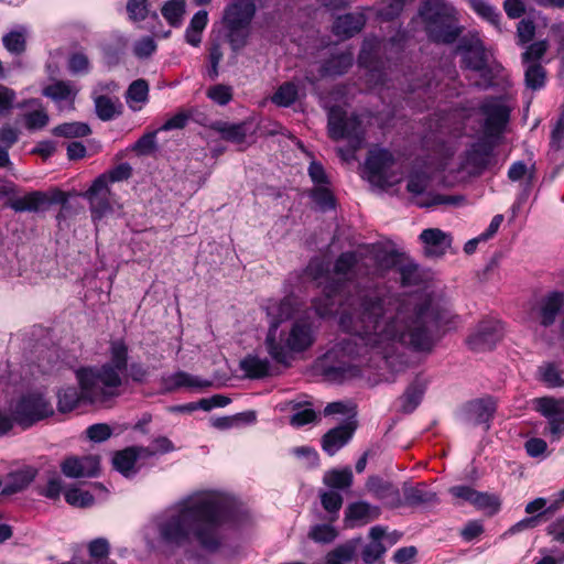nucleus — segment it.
I'll list each match as a JSON object with an SVG mask.
<instances>
[{
	"mask_svg": "<svg viewBox=\"0 0 564 564\" xmlns=\"http://www.w3.org/2000/svg\"><path fill=\"white\" fill-rule=\"evenodd\" d=\"M406 0H387L378 10V18L382 21H392L397 19L404 9Z\"/></svg>",
	"mask_w": 564,
	"mask_h": 564,
	"instance_id": "60",
	"label": "nucleus"
},
{
	"mask_svg": "<svg viewBox=\"0 0 564 564\" xmlns=\"http://www.w3.org/2000/svg\"><path fill=\"white\" fill-rule=\"evenodd\" d=\"M496 410L497 403L492 397L471 400L464 406L466 420L475 425L485 424L486 430L489 429Z\"/></svg>",
	"mask_w": 564,
	"mask_h": 564,
	"instance_id": "28",
	"label": "nucleus"
},
{
	"mask_svg": "<svg viewBox=\"0 0 564 564\" xmlns=\"http://www.w3.org/2000/svg\"><path fill=\"white\" fill-rule=\"evenodd\" d=\"M227 40L234 52L242 50L250 35V26L225 25Z\"/></svg>",
	"mask_w": 564,
	"mask_h": 564,
	"instance_id": "51",
	"label": "nucleus"
},
{
	"mask_svg": "<svg viewBox=\"0 0 564 564\" xmlns=\"http://www.w3.org/2000/svg\"><path fill=\"white\" fill-rule=\"evenodd\" d=\"M364 248L354 251L341 252L335 260L333 269L328 262L319 258H313L304 270V275L316 282L322 288V294L312 301V308L319 317H327L337 312L338 306L346 307L347 299L359 289H377L387 296L415 297L419 301L436 303L431 297L419 294H389L378 285L355 284L354 292L345 299L348 284L362 276H370V264L367 261Z\"/></svg>",
	"mask_w": 564,
	"mask_h": 564,
	"instance_id": "4",
	"label": "nucleus"
},
{
	"mask_svg": "<svg viewBox=\"0 0 564 564\" xmlns=\"http://www.w3.org/2000/svg\"><path fill=\"white\" fill-rule=\"evenodd\" d=\"M367 261L370 264L371 276H384L386 273L400 265L402 254L394 250L388 249L382 245H368L364 247Z\"/></svg>",
	"mask_w": 564,
	"mask_h": 564,
	"instance_id": "14",
	"label": "nucleus"
},
{
	"mask_svg": "<svg viewBox=\"0 0 564 564\" xmlns=\"http://www.w3.org/2000/svg\"><path fill=\"white\" fill-rule=\"evenodd\" d=\"M352 480V470L348 466L343 469H330L325 473L323 478V481L327 487L336 490H345L350 488Z\"/></svg>",
	"mask_w": 564,
	"mask_h": 564,
	"instance_id": "43",
	"label": "nucleus"
},
{
	"mask_svg": "<svg viewBox=\"0 0 564 564\" xmlns=\"http://www.w3.org/2000/svg\"><path fill=\"white\" fill-rule=\"evenodd\" d=\"M256 14L252 0H236L226 6L224 10V25L250 26Z\"/></svg>",
	"mask_w": 564,
	"mask_h": 564,
	"instance_id": "29",
	"label": "nucleus"
},
{
	"mask_svg": "<svg viewBox=\"0 0 564 564\" xmlns=\"http://www.w3.org/2000/svg\"><path fill=\"white\" fill-rule=\"evenodd\" d=\"M402 495L403 506L408 507H420L438 502L437 494L430 490L425 482H419L415 486L404 482Z\"/></svg>",
	"mask_w": 564,
	"mask_h": 564,
	"instance_id": "34",
	"label": "nucleus"
},
{
	"mask_svg": "<svg viewBox=\"0 0 564 564\" xmlns=\"http://www.w3.org/2000/svg\"><path fill=\"white\" fill-rule=\"evenodd\" d=\"M278 364L268 357H261L258 354H249L240 360V369L245 376L250 379H261L272 377L279 373Z\"/></svg>",
	"mask_w": 564,
	"mask_h": 564,
	"instance_id": "27",
	"label": "nucleus"
},
{
	"mask_svg": "<svg viewBox=\"0 0 564 564\" xmlns=\"http://www.w3.org/2000/svg\"><path fill=\"white\" fill-rule=\"evenodd\" d=\"M508 177L512 182H518L525 177V181L521 184V192L517 198V205L521 206L528 200L531 193L534 181V166L529 171L524 162L517 161L509 167Z\"/></svg>",
	"mask_w": 564,
	"mask_h": 564,
	"instance_id": "37",
	"label": "nucleus"
},
{
	"mask_svg": "<svg viewBox=\"0 0 564 564\" xmlns=\"http://www.w3.org/2000/svg\"><path fill=\"white\" fill-rule=\"evenodd\" d=\"M217 130L223 139L236 143H241L246 138V129L243 124L219 123Z\"/></svg>",
	"mask_w": 564,
	"mask_h": 564,
	"instance_id": "61",
	"label": "nucleus"
},
{
	"mask_svg": "<svg viewBox=\"0 0 564 564\" xmlns=\"http://www.w3.org/2000/svg\"><path fill=\"white\" fill-rule=\"evenodd\" d=\"M337 535L338 531L332 525V522L314 524L307 533V536L318 544H329L335 541Z\"/></svg>",
	"mask_w": 564,
	"mask_h": 564,
	"instance_id": "49",
	"label": "nucleus"
},
{
	"mask_svg": "<svg viewBox=\"0 0 564 564\" xmlns=\"http://www.w3.org/2000/svg\"><path fill=\"white\" fill-rule=\"evenodd\" d=\"M378 41L366 39L358 55V64L369 70V79L376 85L388 86V74L378 58Z\"/></svg>",
	"mask_w": 564,
	"mask_h": 564,
	"instance_id": "17",
	"label": "nucleus"
},
{
	"mask_svg": "<svg viewBox=\"0 0 564 564\" xmlns=\"http://www.w3.org/2000/svg\"><path fill=\"white\" fill-rule=\"evenodd\" d=\"M471 9L500 31V12L486 0H467Z\"/></svg>",
	"mask_w": 564,
	"mask_h": 564,
	"instance_id": "47",
	"label": "nucleus"
},
{
	"mask_svg": "<svg viewBox=\"0 0 564 564\" xmlns=\"http://www.w3.org/2000/svg\"><path fill=\"white\" fill-rule=\"evenodd\" d=\"M420 239L424 246V253L430 258H441L451 248L452 237L438 228L424 229Z\"/></svg>",
	"mask_w": 564,
	"mask_h": 564,
	"instance_id": "31",
	"label": "nucleus"
},
{
	"mask_svg": "<svg viewBox=\"0 0 564 564\" xmlns=\"http://www.w3.org/2000/svg\"><path fill=\"white\" fill-rule=\"evenodd\" d=\"M149 368L141 362H129V348L122 339L110 341L108 359L99 366L82 367L75 371L80 391L65 387L57 392V408L66 413L80 403L104 404L121 394L131 380L144 383Z\"/></svg>",
	"mask_w": 564,
	"mask_h": 564,
	"instance_id": "3",
	"label": "nucleus"
},
{
	"mask_svg": "<svg viewBox=\"0 0 564 564\" xmlns=\"http://www.w3.org/2000/svg\"><path fill=\"white\" fill-rule=\"evenodd\" d=\"M213 382L208 379L191 375L186 371L178 370L173 373L163 375L161 377L162 390L166 393L174 392L180 389H188L192 391H202L212 387Z\"/></svg>",
	"mask_w": 564,
	"mask_h": 564,
	"instance_id": "23",
	"label": "nucleus"
},
{
	"mask_svg": "<svg viewBox=\"0 0 564 564\" xmlns=\"http://www.w3.org/2000/svg\"><path fill=\"white\" fill-rule=\"evenodd\" d=\"M126 9L132 22L144 21L150 15L149 0H127Z\"/></svg>",
	"mask_w": 564,
	"mask_h": 564,
	"instance_id": "56",
	"label": "nucleus"
},
{
	"mask_svg": "<svg viewBox=\"0 0 564 564\" xmlns=\"http://www.w3.org/2000/svg\"><path fill=\"white\" fill-rule=\"evenodd\" d=\"M393 164L394 156L389 150L375 148L368 152L364 172L371 184L381 188L389 187L394 183L389 174Z\"/></svg>",
	"mask_w": 564,
	"mask_h": 564,
	"instance_id": "11",
	"label": "nucleus"
},
{
	"mask_svg": "<svg viewBox=\"0 0 564 564\" xmlns=\"http://www.w3.org/2000/svg\"><path fill=\"white\" fill-rule=\"evenodd\" d=\"M317 328L305 318L295 319L288 330L269 327L264 345L271 359L289 366L294 357L308 350L315 343Z\"/></svg>",
	"mask_w": 564,
	"mask_h": 564,
	"instance_id": "5",
	"label": "nucleus"
},
{
	"mask_svg": "<svg viewBox=\"0 0 564 564\" xmlns=\"http://www.w3.org/2000/svg\"><path fill=\"white\" fill-rule=\"evenodd\" d=\"M354 55L350 52H341L325 61L321 67L322 76H340L352 66Z\"/></svg>",
	"mask_w": 564,
	"mask_h": 564,
	"instance_id": "39",
	"label": "nucleus"
},
{
	"mask_svg": "<svg viewBox=\"0 0 564 564\" xmlns=\"http://www.w3.org/2000/svg\"><path fill=\"white\" fill-rule=\"evenodd\" d=\"M430 186V177L424 172L411 173L406 181V191L415 197V204L421 208H430L437 205L457 206L464 197L459 195L432 194L426 195L425 191Z\"/></svg>",
	"mask_w": 564,
	"mask_h": 564,
	"instance_id": "10",
	"label": "nucleus"
},
{
	"mask_svg": "<svg viewBox=\"0 0 564 564\" xmlns=\"http://www.w3.org/2000/svg\"><path fill=\"white\" fill-rule=\"evenodd\" d=\"M67 200L66 194L62 191H55L51 196L41 191H33L9 200L8 206L15 213H40L46 210L53 204H66Z\"/></svg>",
	"mask_w": 564,
	"mask_h": 564,
	"instance_id": "13",
	"label": "nucleus"
},
{
	"mask_svg": "<svg viewBox=\"0 0 564 564\" xmlns=\"http://www.w3.org/2000/svg\"><path fill=\"white\" fill-rule=\"evenodd\" d=\"M79 93L78 87L70 80H57L43 88L42 94L52 99L58 111H73L75 99Z\"/></svg>",
	"mask_w": 564,
	"mask_h": 564,
	"instance_id": "22",
	"label": "nucleus"
},
{
	"mask_svg": "<svg viewBox=\"0 0 564 564\" xmlns=\"http://www.w3.org/2000/svg\"><path fill=\"white\" fill-rule=\"evenodd\" d=\"M564 307V293L561 291H552L545 294L534 308V315L539 324L547 328L552 326L560 312Z\"/></svg>",
	"mask_w": 564,
	"mask_h": 564,
	"instance_id": "24",
	"label": "nucleus"
},
{
	"mask_svg": "<svg viewBox=\"0 0 564 564\" xmlns=\"http://www.w3.org/2000/svg\"><path fill=\"white\" fill-rule=\"evenodd\" d=\"M398 271L400 273L401 283L404 286L416 285L421 281L419 265L412 261L405 263L401 262L398 267Z\"/></svg>",
	"mask_w": 564,
	"mask_h": 564,
	"instance_id": "58",
	"label": "nucleus"
},
{
	"mask_svg": "<svg viewBox=\"0 0 564 564\" xmlns=\"http://www.w3.org/2000/svg\"><path fill=\"white\" fill-rule=\"evenodd\" d=\"M152 456H154V452L149 447H127L115 453L112 457V466L121 475L129 478L138 473L139 468L137 467V464L139 459H145Z\"/></svg>",
	"mask_w": 564,
	"mask_h": 564,
	"instance_id": "20",
	"label": "nucleus"
},
{
	"mask_svg": "<svg viewBox=\"0 0 564 564\" xmlns=\"http://www.w3.org/2000/svg\"><path fill=\"white\" fill-rule=\"evenodd\" d=\"M453 318L440 303L359 289L347 299L338 321L352 337L334 344L318 359V367L336 382L360 376L362 366L399 372L406 365L405 349L431 352Z\"/></svg>",
	"mask_w": 564,
	"mask_h": 564,
	"instance_id": "1",
	"label": "nucleus"
},
{
	"mask_svg": "<svg viewBox=\"0 0 564 564\" xmlns=\"http://www.w3.org/2000/svg\"><path fill=\"white\" fill-rule=\"evenodd\" d=\"M65 500L68 505L78 508H87L94 505L95 498L94 496L86 490H80L78 488H70L64 494Z\"/></svg>",
	"mask_w": 564,
	"mask_h": 564,
	"instance_id": "55",
	"label": "nucleus"
},
{
	"mask_svg": "<svg viewBox=\"0 0 564 564\" xmlns=\"http://www.w3.org/2000/svg\"><path fill=\"white\" fill-rule=\"evenodd\" d=\"M159 131H151L144 133L137 142L132 145V150L139 155H147L156 149V133Z\"/></svg>",
	"mask_w": 564,
	"mask_h": 564,
	"instance_id": "62",
	"label": "nucleus"
},
{
	"mask_svg": "<svg viewBox=\"0 0 564 564\" xmlns=\"http://www.w3.org/2000/svg\"><path fill=\"white\" fill-rule=\"evenodd\" d=\"M369 543L365 544L360 556L365 564H376L383 557L387 547L383 544L386 536V528L382 525H375L369 530Z\"/></svg>",
	"mask_w": 564,
	"mask_h": 564,
	"instance_id": "33",
	"label": "nucleus"
},
{
	"mask_svg": "<svg viewBox=\"0 0 564 564\" xmlns=\"http://www.w3.org/2000/svg\"><path fill=\"white\" fill-rule=\"evenodd\" d=\"M4 47L12 54L19 55L25 51L26 29L19 26L7 33L2 39Z\"/></svg>",
	"mask_w": 564,
	"mask_h": 564,
	"instance_id": "48",
	"label": "nucleus"
},
{
	"mask_svg": "<svg viewBox=\"0 0 564 564\" xmlns=\"http://www.w3.org/2000/svg\"><path fill=\"white\" fill-rule=\"evenodd\" d=\"M299 96V87L294 82H286L280 85L271 97V101L279 107H290Z\"/></svg>",
	"mask_w": 564,
	"mask_h": 564,
	"instance_id": "46",
	"label": "nucleus"
},
{
	"mask_svg": "<svg viewBox=\"0 0 564 564\" xmlns=\"http://www.w3.org/2000/svg\"><path fill=\"white\" fill-rule=\"evenodd\" d=\"M361 539H351L343 544L337 545L325 556L324 563L314 564H347L355 560Z\"/></svg>",
	"mask_w": 564,
	"mask_h": 564,
	"instance_id": "38",
	"label": "nucleus"
},
{
	"mask_svg": "<svg viewBox=\"0 0 564 564\" xmlns=\"http://www.w3.org/2000/svg\"><path fill=\"white\" fill-rule=\"evenodd\" d=\"M292 411L293 414L290 419V423L296 427L304 426L316 419V413L310 404L294 403Z\"/></svg>",
	"mask_w": 564,
	"mask_h": 564,
	"instance_id": "53",
	"label": "nucleus"
},
{
	"mask_svg": "<svg viewBox=\"0 0 564 564\" xmlns=\"http://www.w3.org/2000/svg\"><path fill=\"white\" fill-rule=\"evenodd\" d=\"M538 410L547 420L544 433L558 441L564 434V399L541 398Z\"/></svg>",
	"mask_w": 564,
	"mask_h": 564,
	"instance_id": "16",
	"label": "nucleus"
},
{
	"mask_svg": "<svg viewBox=\"0 0 564 564\" xmlns=\"http://www.w3.org/2000/svg\"><path fill=\"white\" fill-rule=\"evenodd\" d=\"M310 197L321 212L332 210L336 207L335 196L329 185L314 186L310 192Z\"/></svg>",
	"mask_w": 564,
	"mask_h": 564,
	"instance_id": "45",
	"label": "nucleus"
},
{
	"mask_svg": "<svg viewBox=\"0 0 564 564\" xmlns=\"http://www.w3.org/2000/svg\"><path fill=\"white\" fill-rule=\"evenodd\" d=\"M99 464V457L95 455L70 456L63 460L61 469L68 478H89L98 475Z\"/></svg>",
	"mask_w": 564,
	"mask_h": 564,
	"instance_id": "25",
	"label": "nucleus"
},
{
	"mask_svg": "<svg viewBox=\"0 0 564 564\" xmlns=\"http://www.w3.org/2000/svg\"><path fill=\"white\" fill-rule=\"evenodd\" d=\"M366 489L377 500L389 509L403 507V499L400 489L391 481L379 476H371L366 482Z\"/></svg>",
	"mask_w": 564,
	"mask_h": 564,
	"instance_id": "19",
	"label": "nucleus"
},
{
	"mask_svg": "<svg viewBox=\"0 0 564 564\" xmlns=\"http://www.w3.org/2000/svg\"><path fill=\"white\" fill-rule=\"evenodd\" d=\"M250 519L248 510L231 495L214 489L198 490L166 507L151 519L160 544L171 549L197 545L216 553L226 533Z\"/></svg>",
	"mask_w": 564,
	"mask_h": 564,
	"instance_id": "2",
	"label": "nucleus"
},
{
	"mask_svg": "<svg viewBox=\"0 0 564 564\" xmlns=\"http://www.w3.org/2000/svg\"><path fill=\"white\" fill-rule=\"evenodd\" d=\"M34 477L35 473L33 470H20L12 474L2 487L0 495L11 496L24 490L34 480Z\"/></svg>",
	"mask_w": 564,
	"mask_h": 564,
	"instance_id": "44",
	"label": "nucleus"
},
{
	"mask_svg": "<svg viewBox=\"0 0 564 564\" xmlns=\"http://www.w3.org/2000/svg\"><path fill=\"white\" fill-rule=\"evenodd\" d=\"M343 497L335 490H328L321 494V503L328 513V521L334 522L338 519L339 510L343 507Z\"/></svg>",
	"mask_w": 564,
	"mask_h": 564,
	"instance_id": "50",
	"label": "nucleus"
},
{
	"mask_svg": "<svg viewBox=\"0 0 564 564\" xmlns=\"http://www.w3.org/2000/svg\"><path fill=\"white\" fill-rule=\"evenodd\" d=\"M207 97L220 106H225L232 99V90L226 85H215L207 90Z\"/></svg>",
	"mask_w": 564,
	"mask_h": 564,
	"instance_id": "64",
	"label": "nucleus"
},
{
	"mask_svg": "<svg viewBox=\"0 0 564 564\" xmlns=\"http://www.w3.org/2000/svg\"><path fill=\"white\" fill-rule=\"evenodd\" d=\"M543 67L536 63L530 64L525 69L527 86L532 89H539L544 85Z\"/></svg>",
	"mask_w": 564,
	"mask_h": 564,
	"instance_id": "63",
	"label": "nucleus"
},
{
	"mask_svg": "<svg viewBox=\"0 0 564 564\" xmlns=\"http://www.w3.org/2000/svg\"><path fill=\"white\" fill-rule=\"evenodd\" d=\"M224 52L221 45L218 42L212 43L208 48V67L206 69V76L210 80H215L219 76V64L223 61Z\"/></svg>",
	"mask_w": 564,
	"mask_h": 564,
	"instance_id": "57",
	"label": "nucleus"
},
{
	"mask_svg": "<svg viewBox=\"0 0 564 564\" xmlns=\"http://www.w3.org/2000/svg\"><path fill=\"white\" fill-rule=\"evenodd\" d=\"M97 117L102 121H109L121 115L122 105L118 98L106 95L93 96Z\"/></svg>",
	"mask_w": 564,
	"mask_h": 564,
	"instance_id": "41",
	"label": "nucleus"
},
{
	"mask_svg": "<svg viewBox=\"0 0 564 564\" xmlns=\"http://www.w3.org/2000/svg\"><path fill=\"white\" fill-rule=\"evenodd\" d=\"M93 218L100 219L112 210L110 204V189L106 175H99L86 192Z\"/></svg>",
	"mask_w": 564,
	"mask_h": 564,
	"instance_id": "21",
	"label": "nucleus"
},
{
	"mask_svg": "<svg viewBox=\"0 0 564 564\" xmlns=\"http://www.w3.org/2000/svg\"><path fill=\"white\" fill-rule=\"evenodd\" d=\"M419 17L429 40L434 43L452 44L460 35L454 9L444 0H423Z\"/></svg>",
	"mask_w": 564,
	"mask_h": 564,
	"instance_id": "7",
	"label": "nucleus"
},
{
	"mask_svg": "<svg viewBox=\"0 0 564 564\" xmlns=\"http://www.w3.org/2000/svg\"><path fill=\"white\" fill-rule=\"evenodd\" d=\"M541 378L549 387L556 388L564 386V379L557 366L552 362H546L539 368Z\"/></svg>",
	"mask_w": 564,
	"mask_h": 564,
	"instance_id": "59",
	"label": "nucleus"
},
{
	"mask_svg": "<svg viewBox=\"0 0 564 564\" xmlns=\"http://www.w3.org/2000/svg\"><path fill=\"white\" fill-rule=\"evenodd\" d=\"M456 50L462 56V66L480 74L482 82L477 83V87L488 89L501 76L503 72L502 65L494 59L492 52L484 45L478 35L468 34L462 36Z\"/></svg>",
	"mask_w": 564,
	"mask_h": 564,
	"instance_id": "6",
	"label": "nucleus"
},
{
	"mask_svg": "<svg viewBox=\"0 0 564 564\" xmlns=\"http://www.w3.org/2000/svg\"><path fill=\"white\" fill-rule=\"evenodd\" d=\"M356 427L357 425L355 421H347L334 429H330L322 437L321 444L323 451L327 455L334 456L339 449L349 443L354 436Z\"/></svg>",
	"mask_w": 564,
	"mask_h": 564,
	"instance_id": "26",
	"label": "nucleus"
},
{
	"mask_svg": "<svg viewBox=\"0 0 564 564\" xmlns=\"http://www.w3.org/2000/svg\"><path fill=\"white\" fill-rule=\"evenodd\" d=\"M366 22L367 17L361 11L345 13L335 19L332 31L336 36L347 40L361 32Z\"/></svg>",
	"mask_w": 564,
	"mask_h": 564,
	"instance_id": "32",
	"label": "nucleus"
},
{
	"mask_svg": "<svg viewBox=\"0 0 564 564\" xmlns=\"http://www.w3.org/2000/svg\"><path fill=\"white\" fill-rule=\"evenodd\" d=\"M91 130L87 123L84 122H66L56 126L53 133L57 137L64 138H78L90 134Z\"/></svg>",
	"mask_w": 564,
	"mask_h": 564,
	"instance_id": "52",
	"label": "nucleus"
},
{
	"mask_svg": "<svg viewBox=\"0 0 564 564\" xmlns=\"http://www.w3.org/2000/svg\"><path fill=\"white\" fill-rule=\"evenodd\" d=\"M497 144V139L484 134L467 149L464 166L473 174L481 173L490 164Z\"/></svg>",
	"mask_w": 564,
	"mask_h": 564,
	"instance_id": "15",
	"label": "nucleus"
},
{
	"mask_svg": "<svg viewBox=\"0 0 564 564\" xmlns=\"http://www.w3.org/2000/svg\"><path fill=\"white\" fill-rule=\"evenodd\" d=\"M327 129L329 137L335 140H347V149H339L344 159H348L359 150L365 142V129L362 121L356 113L348 115L340 106H333L327 113Z\"/></svg>",
	"mask_w": 564,
	"mask_h": 564,
	"instance_id": "8",
	"label": "nucleus"
},
{
	"mask_svg": "<svg viewBox=\"0 0 564 564\" xmlns=\"http://www.w3.org/2000/svg\"><path fill=\"white\" fill-rule=\"evenodd\" d=\"M53 406L41 393H28L23 395L13 410V423L28 429L35 422L53 414Z\"/></svg>",
	"mask_w": 564,
	"mask_h": 564,
	"instance_id": "9",
	"label": "nucleus"
},
{
	"mask_svg": "<svg viewBox=\"0 0 564 564\" xmlns=\"http://www.w3.org/2000/svg\"><path fill=\"white\" fill-rule=\"evenodd\" d=\"M502 324L496 319L479 323L476 332L468 337V345L475 351L491 350L502 338Z\"/></svg>",
	"mask_w": 564,
	"mask_h": 564,
	"instance_id": "18",
	"label": "nucleus"
},
{
	"mask_svg": "<svg viewBox=\"0 0 564 564\" xmlns=\"http://www.w3.org/2000/svg\"><path fill=\"white\" fill-rule=\"evenodd\" d=\"M185 13L186 0H166L161 8L162 17L172 28L183 24Z\"/></svg>",
	"mask_w": 564,
	"mask_h": 564,
	"instance_id": "42",
	"label": "nucleus"
},
{
	"mask_svg": "<svg viewBox=\"0 0 564 564\" xmlns=\"http://www.w3.org/2000/svg\"><path fill=\"white\" fill-rule=\"evenodd\" d=\"M485 116L482 131L486 137L500 139L510 118V108L497 97L486 98L479 106Z\"/></svg>",
	"mask_w": 564,
	"mask_h": 564,
	"instance_id": "12",
	"label": "nucleus"
},
{
	"mask_svg": "<svg viewBox=\"0 0 564 564\" xmlns=\"http://www.w3.org/2000/svg\"><path fill=\"white\" fill-rule=\"evenodd\" d=\"M126 102L132 111H139L149 99V85L144 79L133 80L126 91Z\"/></svg>",
	"mask_w": 564,
	"mask_h": 564,
	"instance_id": "40",
	"label": "nucleus"
},
{
	"mask_svg": "<svg viewBox=\"0 0 564 564\" xmlns=\"http://www.w3.org/2000/svg\"><path fill=\"white\" fill-rule=\"evenodd\" d=\"M427 380L416 377L399 398L400 411L402 413H412L422 402L427 388Z\"/></svg>",
	"mask_w": 564,
	"mask_h": 564,
	"instance_id": "35",
	"label": "nucleus"
},
{
	"mask_svg": "<svg viewBox=\"0 0 564 564\" xmlns=\"http://www.w3.org/2000/svg\"><path fill=\"white\" fill-rule=\"evenodd\" d=\"M380 514V507L360 500L351 502L347 506L345 510V523L350 528L365 525L373 520H377Z\"/></svg>",
	"mask_w": 564,
	"mask_h": 564,
	"instance_id": "30",
	"label": "nucleus"
},
{
	"mask_svg": "<svg viewBox=\"0 0 564 564\" xmlns=\"http://www.w3.org/2000/svg\"><path fill=\"white\" fill-rule=\"evenodd\" d=\"M264 310L267 316L270 318L269 327H274L276 332L279 330V325L292 317L294 314L295 307L293 300L289 296H285L282 300L270 299L267 301L264 305Z\"/></svg>",
	"mask_w": 564,
	"mask_h": 564,
	"instance_id": "36",
	"label": "nucleus"
},
{
	"mask_svg": "<svg viewBox=\"0 0 564 564\" xmlns=\"http://www.w3.org/2000/svg\"><path fill=\"white\" fill-rule=\"evenodd\" d=\"M471 505L489 514H495L500 509V500L497 496L477 490Z\"/></svg>",
	"mask_w": 564,
	"mask_h": 564,
	"instance_id": "54",
	"label": "nucleus"
}]
</instances>
